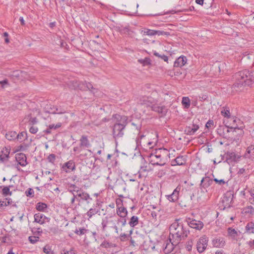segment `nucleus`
<instances>
[{"label": "nucleus", "mask_w": 254, "mask_h": 254, "mask_svg": "<svg viewBox=\"0 0 254 254\" xmlns=\"http://www.w3.org/2000/svg\"><path fill=\"white\" fill-rule=\"evenodd\" d=\"M170 235L175 239V243H180L185 240L190 233V231L185 227L184 221L181 219H176L170 226Z\"/></svg>", "instance_id": "nucleus-1"}, {"label": "nucleus", "mask_w": 254, "mask_h": 254, "mask_svg": "<svg viewBox=\"0 0 254 254\" xmlns=\"http://www.w3.org/2000/svg\"><path fill=\"white\" fill-rule=\"evenodd\" d=\"M235 78L232 89L235 91H241L244 85L250 86L254 82V70L251 72L247 69L240 71L235 74Z\"/></svg>", "instance_id": "nucleus-2"}, {"label": "nucleus", "mask_w": 254, "mask_h": 254, "mask_svg": "<svg viewBox=\"0 0 254 254\" xmlns=\"http://www.w3.org/2000/svg\"><path fill=\"white\" fill-rule=\"evenodd\" d=\"M116 118L117 122L113 127V135L115 139H117L123 137L124 135L125 127L127 124V117L116 115Z\"/></svg>", "instance_id": "nucleus-3"}, {"label": "nucleus", "mask_w": 254, "mask_h": 254, "mask_svg": "<svg viewBox=\"0 0 254 254\" xmlns=\"http://www.w3.org/2000/svg\"><path fill=\"white\" fill-rule=\"evenodd\" d=\"M117 205V214L120 218H117L118 225L121 224V227L125 226L127 224L126 217L127 215V208L123 206V200L121 199H117L116 201Z\"/></svg>", "instance_id": "nucleus-4"}, {"label": "nucleus", "mask_w": 254, "mask_h": 254, "mask_svg": "<svg viewBox=\"0 0 254 254\" xmlns=\"http://www.w3.org/2000/svg\"><path fill=\"white\" fill-rule=\"evenodd\" d=\"M165 151V149L159 148L151 153L149 156L150 163L153 166H164L165 162L163 160V153Z\"/></svg>", "instance_id": "nucleus-5"}, {"label": "nucleus", "mask_w": 254, "mask_h": 254, "mask_svg": "<svg viewBox=\"0 0 254 254\" xmlns=\"http://www.w3.org/2000/svg\"><path fill=\"white\" fill-rule=\"evenodd\" d=\"M158 93L156 91H153L150 96H141L138 99V103L144 105L147 107H150L154 103L158 102Z\"/></svg>", "instance_id": "nucleus-6"}, {"label": "nucleus", "mask_w": 254, "mask_h": 254, "mask_svg": "<svg viewBox=\"0 0 254 254\" xmlns=\"http://www.w3.org/2000/svg\"><path fill=\"white\" fill-rule=\"evenodd\" d=\"M72 83L74 89H78L82 90L88 89L93 93H95L94 91L96 90L90 82H83L82 81H78L76 80H74L72 81Z\"/></svg>", "instance_id": "nucleus-7"}, {"label": "nucleus", "mask_w": 254, "mask_h": 254, "mask_svg": "<svg viewBox=\"0 0 254 254\" xmlns=\"http://www.w3.org/2000/svg\"><path fill=\"white\" fill-rule=\"evenodd\" d=\"M208 238L205 235L201 237L196 243V249L198 253L203 252L206 249L208 245Z\"/></svg>", "instance_id": "nucleus-8"}, {"label": "nucleus", "mask_w": 254, "mask_h": 254, "mask_svg": "<svg viewBox=\"0 0 254 254\" xmlns=\"http://www.w3.org/2000/svg\"><path fill=\"white\" fill-rule=\"evenodd\" d=\"M185 221L190 228L195 230H200L204 226L202 222L195 219H190V218H187Z\"/></svg>", "instance_id": "nucleus-9"}, {"label": "nucleus", "mask_w": 254, "mask_h": 254, "mask_svg": "<svg viewBox=\"0 0 254 254\" xmlns=\"http://www.w3.org/2000/svg\"><path fill=\"white\" fill-rule=\"evenodd\" d=\"M172 237L169 236V240L165 243V246L164 248V252L165 254H170L174 250L175 246H177L180 243H175V239H171Z\"/></svg>", "instance_id": "nucleus-10"}, {"label": "nucleus", "mask_w": 254, "mask_h": 254, "mask_svg": "<svg viewBox=\"0 0 254 254\" xmlns=\"http://www.w3.org/2000/svg\"><path fill=\"white\" fill-rule=\"evenodd\" d=\"M181 189V186H178L171 194L166 196L167 199L170 202H176L179 199V192Z\"/></svg>", "instance_id": "nucleus-11"}, {"label": "nucleus", "mask_w": 254, "mask_h": 254, "mask_svg": "<svg viewBox=\"0 0 254 254\" xmlns=\"http://www.w3.org/2000/svg\"><path fill=\"white\" fill-rule=\"evenodd\" d=\"M226 161L229 164H233L235 163L240 157L234 152L228 151L225 154Z\"/></svg>", "instance_id": "nucleus-12"}, {"label": "nucleus", "mask_w": 254, "mask_h": 254, "mask_svg": "<svg viewBox=\"0 0 254 254\" xmlns=\"http://www.w3.org/2000/svg\"><path fill=\"white\" fill-rule=\"evenodd\" d=\"M77 196L79 198V203L83 201H86L87 203H89L90 201L92 200L89 194L83 190L78 192Z\"/></svg>", "instance_id": "nucleus-13"}, {"label": "nucleus", "mask_w": 254, "mask_h": 254, "mask_svg": "<svg viewBox=\"0 0 254 254\" xmlns=\"http://www.w3.org/2000/svg\"><path fill=\"white\" fill-rule=\"evenodd\" d=\"M15 159L18 164L22 167L25 166L28 163L27 157L25 154L23 153H17L15 155Z\"/></svg>", "instance_id": "nucleus-14"}, {"label": "nucleus", "mask_w": 254, "mask_h": 254, "mask_svg": "<svg viewBox=\"0 0 254 254\" xmlns=\"http://www.w3.org/2000/svg\"><path fill=\"white\" fill-rule=\"evenodd\" d=\"M150 108H151L152 111L157 112L162 115H165L167 111V109L164 106H158L157 103H154L153 104L152 106H150Z\"/></svg>", "instance_id": "nucleus-15"}, {"label": "nucleus", "mask_w": 254, "mask_h": 254, "mask_svg": "<svg viewBox=\"0 0 254 254\" xmlns=\"http://www.w3.org/2000/svg\"><path fill=\"white\" fill-rule=\"evenodd\" d=\"M50 219L45 215L38 213L34 215V221L40 224H43L46 222H49Z\"/></svg>", "instance_id": "nucleus-16"}, {"label": "nucleus", "mask_w": 254, "mask_h": 254, "mask_svg": "<svg viewBox=\"0 0 254 254\" xmlns=\"http://www.w3.org/2000/svg\"><path fill=\"white\" fill-rule=\"evenodd\" d=\"M75 169V163L73 160H69L63 164L62 169L66 173H69Z\"/></svg>", "instance_id": "nucleus-17"}, {"label": "nucleus", "mask_w": 254, "mask_h": 254, "mask_svg": "<svg viewBox=\"0 0 254 254\" xmlns=\"http://www.w3.org/2000/svg\"><path fill=\"white\" fill-rule=\"evenodd\" d=\"M10 149L4 147L1 151L0 154V161L3 163H6L9 158Z\"/></svg>", "instance_id": "nucleus-18"}, {"label": "nucleus", "mask_w": 254, "mask_h": 254, "mask_svg": "<svg viewBox=\"0 0 254 254\" xmlns=\"http://www.w3.org/2000/svg\"><path fill=\"white\" fill-rule=\"evenodd\" d=\"M186 157L185 156L180 155L176 157L174 160L171 161V165H184L186 164Z\"/></svg>", "instance_id": "nucleus-19"}, {"label": "nucleus", "mask_w": 254, "mask_h": 254, "mask_svg": "<svg viewBox=\"0 0 254 254\" xmlns=\"http://www.w3.org/2000/svg\"><path fill=\"white\" fill-rule=\"evenodd\" d=\"M245 158H248L253 161L254 160V145H251L249 146L246 150V152L244 155Z\"/></svg>", "instance_id": "nucleus-20"}, {"label": "nucleus", "mask_w": 254, "mask_h": 254, "mask_svg": "<svg viewBox=\"0 0 254 254\" xmlns=\"http://www.w3.org/2000/svg\"><path fill=\"white\" fill-rule=\"evenodd\" d=\"M79 147L82 148H89L91 146V144L88 140L87 136L86 135H82L80 140Z\"/></svg>", "instance_id": "nucleus-21"}, {"label": "nucleus", "mask_w": 254, "mask_h": 254, "mask_svg": "<svg viewBox=\"0 0 254 254\" xmlns=\"http://www.w3.org/2000/svg\"><path fill=\"white\" fill-rule=\"evenodd\" d=\"M212 245L216 248H223L225 245V241L223 238H215L212 240Z\"/></svg>", "instance_id": "nucleus-22"}, {"label": "nucleus", "mask_w": 254, "mask_h": 254, "mask_svg": "<svg viewBox=\"0 0 254 254\" xmlns=\"http://www.w3.org/2000/svg\"><path fill=\"white\" fill-rule=\"evenodd\" d=\"M199 126L193 123L192 127H186L185 131L188 135H192L198 129Z\"/></svg>", "instance_id": "nucleus-23"}, {"label": "nucleus", "mask_w": 254, "mask_h": 254, "mask_svg": "<svg viewBox=\"0 0 254 254\" xmlns=\"http://www.w3.org/2000/svg\"><path fill=\"white\" fill-rule=\"evenodd\" d=\"M187 60L185 56H180L174 62V66L176 67H182L187 63Z\"/></svg>", "instance_id": "nucleus-24"}, {"label": "nucleus", "mask_w": 254, "mask_h": 254, "mask_svg": "<svg viewBox=\"0 0 254 254\" xmlns=\"http://www.w3.org/2000/svg\"><path fill=\"white\" fill-rule=\"evenodd\" d=\"M212 181L213 180L210 179L209 177H203L201 181L200 186L201 188L206 189L212 184Z\"/></svg>", "instance_id": "nucleus-25"}, {"label": "nucleus", "mask_w": 254, "mask_h": 254, "mask_svg": "<svg viewBox=\"0 0 254 254\" xmlns=\"http://www.w3.org/2000/svg\"><path fill=\"white\" fill-rule=\"evenodd\" d=\"M139 223V219L138 217L136 216H132L128 222L129 226L132 227H135Z\"/></svg>", "instance_id": "nucleus-26"}, {"label": "nucleus", "mask_w": 254, "mask_h": 254, "mask_svg": "<svg viewBox=\"0 0 254 254\" xmlns=\"http://www.w3.org/2000/svg\"><path fill=\"white\" fill-rule=\"evenodd\" d=\"M5 137L9 140H12L17 139V133L16 131H10L7 132Z\"/></svg>", "instance_id": "nucleus-27"}, {"label": "nucleus", "mask_w": 254, "mask_h": 254, "mask_svg": "<svg viewBox=\"0 0 254 254\" xmlns=\"http://www.w3.org/2000/svg\"><path fill=\"white\" fill-rule=\"evenodd\" d=\"M47 204L43 202H38L36 205V208L39 211H45V210L47 208Z\"/></svg>", "instance_id": "nucleus-28"}, {"label": "nucleus", "mask_w": 254, "mask_h": 254, "mask_svg": "<svg viewBox=\"0 0 254 254\" xmlns=\"http://www.w3.org/2000/svg\"><path fill=\"white\" fill-rule=\"evenodd\" d=\"M27 138V133L26 131H22L19 134H17V139L19 142H22Z\"/></svg>", "instance_id": "nucleus-29"}, {"label": "nucleus", "mask_w": 254, "mask_h": 254, "mask_svg": "<svg viewBox=\"0 0 254 254\" xmlns=\"http://www.w3.org/2000/svg\"><path fill=\"white\" fill-rule=\"evenodd\" d=\"M228 235L233 239H236L238 233L235 229L232 227H229L227 230Z\"/></svg>", "instance_id": "nucleus-30"}, {"label": "nucleus", "mask_w": 254, "mask_h": 254, "mask_svg": "<svg viewBox=\"0 0 254 254\" xmlns=\"http://www.w3.org/2000/svg\"><path fill=\"white\" fill-rule=\"evenodd\" d=\"M100 247L103 248H111L115 247V245L106 240H104L100 245Z\"/></svg>", "instance_id": "nucleus-31"}, {"label": "nucleus", "mask_w": 254, "mask_h": 254, "mask_svg": "<svg viewBox=\"0 0 254 254\" xmlns=\"http://www.w3.org/2000/svg\"><path fill=\"white\" fill-rule=\"evenodd\" d=\"M99 212L98 209L96 208H90L86 213V215L88 217V219L91 218L93 215H95Z\"/></svg>", "instance_id": "nucleus-32"}, {"label": "nucleus", "mask_w": 254, "mask_h": 254, "mask_svg": "<svg viewBox=\"0 0 254 254\" xmlns=\"http://www.w3.org/2000/svg\"><path fill=\"white\" fill-rule=\"evenodd\" d=\"M132 232H133V229H131L129 231L128 234H125V233H121V234L120 235V239L121 241H124L127 238H128L129 237H131V235H132Z\"/></svg>", "instance_id": "nucleus-33"}, {"label": "nucleus", "mask_w": 254, "mask_h": 254, "mask_svg": "<svg viewBox=\"0 0 254 254\" xmlns=\"http://www.w3.org/2000/svg\"><path fill=\"white\" fill-rule=\"evenodd\" d=\"M221 114L224 117L230 118V110L229 108L227 107H223L221 111Z\"/></svg>", "instance_id": "nucleus-34"}, {"label": "nucleus", "mask_w": 254, "mask_h": 254, "mask_svg": "<svg viewBox=\"0 0 254 254\" xmlns=\"http://www.w3.org/2000/svg\"><path fill=\"white\" fill-rule=\"evenodd\" d=\"M154 30L149 29H145L144 30H141V33L143 35H148V36H154Z\"/></svg>", "instance_id": "nucleus-35"}, {"label": "nucleus", "mask_w": 254, "mask_h": 254, "mask_svg": "<svg viewBox=\"0 0 254 254\" xmlns=\"http://www.w3.org/2000/svg\"><path fill=\"white\" fill-rule=\"evenodd\" d=\"M120 32L122 34H127L128 36L131 35V33H132V31L127 27H125L122 28H121L120 30Z\"/></svg>", "instance_id": "nucleus-36"}, {"label": "nucleus", "mask_w": 254, "mask_h": 254, "mask_svg": "<svg viewBox=\"0 0 254 254\" xmlns=\"http://www.w3.org/2000/svg\"><path fill=\"white\" fill-rule=\"evenodd\" d=\"M244 211L246 214H254V208L252 206H249L244 209Z\"/></svg>", "instance_id": "nucleus-37"}, {"label": "nucleus", "mask_w": 254, "mask_h": 254, "mask_svg": "<svg viewBox=\"0 0 254 254\" xmlns=\"http://www.w3.org/2000/svg\"><path fill=\"white\" fill-rule=\"evenodd\" d=\"M2 194L5 196L7 195H11L12 191L10 190L8 187H7V186H4L3 187L2 190Z\"/></svg>", "instance_id": "nucleus-38"}, {"label": "nucleus", "mask_w": 254, "mask_h": 254, "mask_svg": "<svg viewBox=\"0 0 254 254\" xmlns=\"http://www.w3.org/2000/svg\"><path fill=\"white\" fill-rule=\"evenodd\" d=\"M246 229L248 232L250 233H254V224L253 223H249L246 227Z\"/></svg>", "instance_id": "nucleus-39"}, {"label": "nucleus", "mask_w": 254, "mask_h": 254, "mask_svg": "<svg viewBox=\"0 0 254 254\" xmlns=\"http://www.w3.org/2000/svg\"><path fill=\"white\" fill-rule=\"evenodd\" d=\"M110 222L112 223L113 226L112 228L115 230V233L117 234H119V228L117 226L118 225L117 224V219L114 220H112L110 221Z\"/></svg>", "instance_id": "nucleus-40"}, {"label": "nucleus", "mask_w": 254, "mask_h": 254, "mask_svg": "<svg viewBox=\"0 0 254 254\" xmlns=\"http://www.w3.org/2000/svg\"><path fill=\"white\" fill-rule=\"evenodd\" d=\"M182 103L187 108H188L190 106V100L188 97H183Z\"/></svg>", "instance_id": "nucleus-41"}, {"label": "nucleus", "mask_w": 254, "mask_h": 254, "mask_svg": "<svg viewBox=\"0 0 254 254\" xmlns=\"http://www.w3.org/2000/svg\"><path fill=\"white\" fill-rule=\"evenodd\" d=\"M153 55L154 56H155L156 57H157L158 58H161V59H162L165 62H168V57L167 56L165 55H161L159 54L158 53H157L156 51H155L153 53Z\"/></svg>", "instance_id": "nucleus-42"}, {"label": "nucleus", "mask_w": 254, "mask_h": 254, "mask_svg": "<svg viewBox=\"0 0 254 254\" xmlns=\"http://www.w3.org/2000/svg\"><path fill=\"white\" fill-rule=\"evenodd\" d=\"M138 62L142 64L143 65H148L150 64V60L149 58H145L144 59H140Z\"/></svg>", "instance_id": "nucleus-43"}, {"label": "nucleus", "mask_w": 254, "mask_h": 254, "mask_svg": "<svg viewBox=\"0 0 254 254\" xmlns=\"http://www.w3.org/2000/svg\"><path fill=\"white\" fill-rule=\"evenodd\" d=\"M86 231V230L84 228H80L79 229H76L74 233L78 235H83L85 232Z\"/></svg>", "instance_id": "nucleus-44"}, {"label": "nucleus", "mask_w": 254, "mask_h": 254, "mask_svg": "<svg viewBox=\"0 0 254 254\" xmlns=\"http://www.w3.org/2000/svg\"><path fill=\"white\" fill-rule=\"evenodd\" d=\"M34 191L32 189L29 188L26 191L25 194L27 196L32 197L34 196Z\"/></svg>", "instance_id": "nucleus-45"}, {"label": "nucleus", "mask_w": 254, "mask_h": 254, "mask_svg": "<svg viewBox=\"0 0 254 254\" xmlns=\"http://www.w3.org/2000/svg\"><path fill=\"white\" fill-rule=\"evenodd\" d=\"M157 35L158 36L161 35H169V33L167 32H165L164 31L161 30H154V35Z\"/></svg>", "instance_id": "nucleus-46"}, {"label": "nucleus", "mask_w": 254, "mask_h": 254, "mask_svg": "<svg viewBox=\"0 0 254 254\" xmlns=\"http://www.w3.org/2000/svg\"><path fill=\"white\" fill-rule=\"evenodd\" d=\"M28 239L31 244H34L39 241V237L36 236H30L29 237Z\"/></svg>", "instance_id": "nucleus-47"}, {"label": "nucleus", "mask_w": 254, "mask_h": 254, "mask_svg": "<svg viewBox=\"0 0 254 254\" xmlns=\"http://www.w3.org/2000/svg\"><path fill=\"white\" fill-rule=\"evenodd\" d=\"M0 84L2 88H5L6 86H9V84L7 79H4L2 81H0Z\"/></svg>", "instance_id": "nucleus-48"}, {"label": "nucleus", "mask_w": 254, "mask_h": 254, "mask_svg": "<svg viewBox=\"0 0 254 254\" xmlns=\"http://www.w3.org/2000/svg\"><path fill=\"white\" fill-rule=\"evenodd\" d=\"M47 159L49 162L54 163L56 160V155L54 154H51L48 156Z\"/></svg>", "instance_id": "nucleus-49"}, {"label": "nucleus", "mask_w": 254, "mask_h": 254, "mask_svg": "<svg viewBox=\"0 0 254 254\" xmlns=\"http://www.w3.org/2000/svg\"><path fill=\"white\" fill-rule=\"evenodd\" d=\"M61 126H62V124L61 123H59L57 124H56V125H55L54 124L50 125L48 126V127H49L50 129H56L57 128H60L61 127Z\"/></svg>", "instance_id": "nucleus-50"}, {"label": "nucleus", "mask_w": 254, "mask_h": 254, "mask_svg": "<svg viewBox=\"0 0 254 254\" xmlns=\"http://www.w3.org/2000/svg\"><path fill=\"white\" fill-rule=\"evenodd\" d=\"M10 199L8 200L7 198H6L4 201H0V207L6 206L9 204L10 203Z\"/></svg>", "instance_id": "nucleus-51"}, {"label": "nucleus", "mask_w": 254, "mask_h": 254, "mask_svg": "<svg viewBox=\"0 0 254 254\" xmlns=\"http://www.w3.org/2000/svg\"><path fill=\"white\" fill-rule=\"evenodd\" d=\"M108 222V221L107 220H106V221L103 220L102 221V222L101 223V225H102L103 232H105L106 231V228L107 227Z\"/></svg>", "instance_id": "nucleus-52"}, {"label": "nucleus", "mask_w": 254, "mask_h": 254, "mask_svg": "<svg viewBox=\"0 0 254 254\" xmlns=\"http://www.w3.org/2000/svg\"><path fill=\"white\" fill-rule=\"evenodd\" d=\"M38 128L37 127L32 126L29 128V132L32 134H35L37 132Z\"/></svg>", "instance_id": "nucleus-53"}, {"label": "nucleus", "mask_w": 254, "mask_h": 254, "mask_svg": "<svg viewBox=\"0 0 254 254\" xmlns=\"http://www.w3.org/2000/svg\"><path fill=\"white\" fill-rule=\"evenodd\" d=\"M211 127H214V122L213 120H209L206 123L205 125V127L208 129L210 128Z\"/></svg>", "instance_id": "nucleus-54"}, {"label": "nucleus", "mask_w": 254, "mask_h": 254, "mask_svg": "<svg viewBox=\"0 0 254 254\" xmlns=\"http://www.w3.org/2000/svg\"><path fill=\"white\" fill-rule=\"evenodd\" d=\"M213 181L216 183L221 186L224 185L226 182L223 179L218 180L217 178H214Z\"/></svg>", "instance_id": "nucleus-55"}, {"label": "nucleus", "mask_w": 254, "mask_h": 254, "mask_svg": "<svg viewBox=\"0 0 254 254\" xmlns=\"http://www.w3.org/2000/svg\"><path fill=\"white\" fill-rule=\"evenodd\" d=\"M30 124H32V125H34V124H37V119L36 118H32L30 119Z\"/></svg>", "instance_id": "nucleus-56"}, {"label": "nucleus", "mask_w": 254, "mask_h": 254, "mask_svg": "<svg viewBox=\"0 0 254 254\" xmlns=\"http://www.w3.org/2000/svg\"><path fill=\"white\" fill-rule=\"evenodd\" d=\"M3 37L5 38L4 41L5 43H8L9 42V39L8 38V34L7 32H4L3 33Z\"/></svg>", "instance_id": "nucleus-57"}, {"label": "nucleus", "mask_w": 254, "mask_h": 254, "mask_svg": "<svg viewBox=\"0 0 254 254\" xmlns=\"http://www.w3.org/2000/svg\"><path fill=\"white\" fill-rule=\"evenodd\" d=\"M17 215L19 216V219L20 222H22L23 221V218L24 216V214L23 213H21L20 212H18L17 213Z\"/></svg>", "instance_id": "nucleus-58"}, {"label": "nucleus", "mask_w": 254, "mask_h": 254, "mask_svg": "<svg viewBox=\"0 0 254 254\" xmlns=\"http://www.w3.org/2000/svg\"><path fill=\"white\" fill-rule=\"evenodd\" d=\"M248 244L251 249H254V240L253 241H249Z\"/></svg>", "instance_id": "nucleus-59"}, {"label": "nucleus", "mask_w": 254, "mask_h": 254, "mask_svg": "<svg viewBox=\"0 0 254 254\" xmlns=\"http://www.w3.org/2000/svg\"><path fill=\"white\" fill-rule=\"evenodd\" d=\"M77 194H78V191H76V192L75 193H74V194H72V197H73V198L75 199L76 200V201L78 202L79 201V198H78V196H77Z\"/></svg>", "instance_id": "nucleus-60"}, {"label": "nucleus", "mask_w": 254, "mask_h": 254, "mask_svg": "<svg viewBox=\"0 0 254 254\" xmlns=\"http://www.w3.org/2000/svg\"><path fill=\"white\" fill-rule=\"evenodd\" d=\"M43 252L47 254H50L51 253V250L50 249H47L46 247L44 248Z\"/></svg>", "instance_id": "nucleus-61"}, {"label": "nucleus", "mask_w": 254, "mask_h": 254, "mask_svg": "<svg viewBox=\"0 0 254 254\" xmlns=\"http://www.w3.org/2000/svg\"><path fill=\"white\" fill-rule=\"evenodd\" d=\"M191 242H188L187 245V249L188 251H190L192 248Z\"/></svg>", "instance_id": "nucleus-62"}, {"label": "nucleus", "mask_w": 254, "mask_h": 254, "mask_svg": "<svg viewBox=\"0 0 254 254\" xmlns=\"http://www.w3.org/2000/svg\"><path fill=\"white\" fill-rule=\"evenodd\" d=\"M65 112L64 111H59L58 108L56 109L55 111H54L52 113L53 114H63Z\"/></svg>", "instance_id": "nucleus-63"}, {"label": "nucleus", "mask_w": 254, "mask_h": 254, "mask_svg": "<svg viewBox=\"0 0 254 254\" xmlns=\"http://www.w3.org/2000/svg\"><path fill=\"white\" fill-rule=\"evenodd\" d=\"M64 254H75L73 253V250L71 249L70 251H66L64 252Z\"/></svg>", "instance_id": "nucleus-64"}]
</instances>
